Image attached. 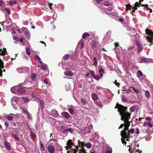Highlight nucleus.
<instances>
[{"mask_svg":"<svg viewBox=\"0 0 153 153\" xmlns=\"http://www.w3.org/2000/svg\"><path fill=\"white\" fill-rule=\"evenodd\" d=\"M115 108H117L118 111L119 113V114L121 117V120L123 121L124 124H121L119 127V129L122 128L124 126V128L123 130H124L125 128V126L127 124H129L130 126V122L128 120L131 118V113L127 111V107L123 106L117 103Z\"/></svg>","mask_w":153,"mask_h":153,"instance_id":"obj_1","label":"nucleus"},{"mask_svg":"<svg viewBox=\"0 0 153 153\" xmlns=\"http://www.w3.org/2000/svg\"><path fill=\"white\" fill-rule=\"evenodd\" d=\"M129 124L127 123L125 126V128L124 130H123L121 132L120 134L122 137L121 140L122 143L124 145V144L126 146V142L124 139H126V140L127 141H128V139L129 137H128V132H126V131L128 130V127H129Z\"/></svg>","mask_w":153,"mask_h":153,"instance_id":"obj_2","label":"nucleus"},{"mask_svg":"<svg viewBox=\"0 0 153 153\" xmlns=\"http://www.w3.org/2000/svg\"><path fill=\"white\" fill-rule=\"evenodd\" d=\"M145 31L146 34L148 35V36L146 37V39L149 40V42H150L149 45H153V32L148 29H146Z\"/></svg>","mask_w":153,"mask_h":153,"instance_id":"obj_3","label":"nucleus"},{"mask_svg":"<svg viewBox=\"0 0 153 153\" xmlns=\"http://www.w3.org/2000/svg\"><path fill=\"white\" fill-rule=\"evenodd\" d=\"M90 45L94 50L96 49V48L99 46V42L95 40H93L91 42Z\"/></svg>","mask_w":153,"mask_h":153,"instance_id":"obj_4","label":"nucleus"},{"mask_svg":"<svg viewBox=\"0 0 153 153\" xmlns=\"http://www.w3.org/2000/svg\"><path fill=\"white\" fill-rule=\"evenodd\" d=\"M48 152L50 153H54L55 151L54 146L51 145H50L48 146Z\"/></svg>","mask_w":153,"mask_h":153,"instance_id":"obj_5","label":"nucleus"},{"mask_svg":"<svg viewBox=\"0 0 153 153\" xmlns=\"http://www.w3.org/2000/svg\"><path fill=\"white\" fill-rule=\"evenodd\" d=\"M126 10L127 11L128 9L129 10H131V9H134L135 10H136L137 9V7L134 5V6L131 7V5H130V4H126Z\"/></svg>","mask_w":153,"mask_h":153,"instance_id":"obj_6","label":"nucleus"},{"mask_svg":"<svg viewBox=\"0 0 153 153\" xmlns=\"http://www.w3.org/2000/svg\"><path fill=\"white\" fill-rule=\"evenodd\" d=\"M62 115L63 117L67 119H69L70 116V114L68 112L66 111L62 112Z\"/></svg>","mask_w":153,"mask_h":153,"instance_id":"obj_7","label":"nucleus"},{"mask_svg":"<svg viewBox=\"0 0 153 153\" xmlns=\"http://www.w3.org/2000/svg\"><path fill=\"white\" fill-rule=\"evenodd\" d=\"M128 146H129V147L128 150L130 152V153L131 152L134 153V152H135V153H137H137H139V151L138 150H136V149L134 148V147L133 148H132V147H130V146H128Z\"/></svg>","mask_w":153,"mask_h":153,"instance_id":"obj_8","label":"nucleus"},{"mask_svg":"<svg viewBox=\"0 0 153 153\" xmlns=\"http://www.w3.org/2000/svg\"><path fill=\"white\" fill-rule=\"evenodd\" d=\"M79 150L78 146H77L76 147L75 149H70V152L71 153H77L78 151Z\"/></svg>","mask_w":153,"mask_h":153,"instance_id":"obj_9","label":"nucleus"},{"mask_svg":"<svg viewBox=\"0 0 153 153\" xmlns=\"http://www.w3.org/2000/svg\"><path fill=\"white\" fill-rule=\"evenodd\" d=\"M141 134L143 135L147 136V134H145L147 133V134L148 133V131L145 128H142L140 132Z\"/></svg>","mask_w":153,"mask_h":153,"instance_id":"obj_10","label":"nucleus"},{"mask_svg":"<svg viewBox=\"0 0 153 153\" xmlns=\"http://www.w3.org/2000/svg\"><path fill=\"white\" fill-rule=\"evenodd\" d=\"M91 97L92 100L94 101L97 100L98 99V97L97 94L95 93L92 94Z\"/></svg>","mask_w":153,"mask_h":153,"instance_id":"obj_11","label":"nucleus"},{"mask_svg":"<svg viewBox=\"0 0 153 153\" xmlns=\"http://www.w3.org/2000/svg\"><path fill=\"white\" fill-rule=\"evenodd\" d=\"M78 147H79L82 148H84V146H85V142H81L80 140H78Z\"/></svg>","mask_w":153,"mask_h":153,"instance_id":"obj_12","label":"nucleus"},{"mask_svg":"<svg viewBox=\"0 0 153 153\" xmlns=\"http://www.w3.org/2000/svg\"><path fill=\"white\" fill-rule=\"evenodd\" d=\"M67 145L68 147H69L70 149L72 147V146L74 145L73 143L72 142L71 140H69L67 142Z\"/></svg>","mask_w":153,"mask_h":153,"instance_id":"obj_13","label":"nucleus"},{"mask_svg":"<svg viewBox=\"0 0 153 153\" xmlns=\"http://www.w3.org/2000/svg\"><path fill=\"white\" fill-rule=\"evenodd\" d=\"M4 144L6 148L8 150H10L11 149V147L10 146L9 143H8L7 141H5Z\"/></svg>","mask_w":153,"mask_h":153,"instance_id":"obj_14","label":"nucleus"},{"mask_svg":"<svg viewBox=\"0 0 153 153\" xmlns=\"http://www.w3.org/2000/svg\"><path fill=\"white\" fill-rule=\"evenodd\" d=\"M149 62V60L148 59L146 58H143L141 59L140 61V62L142 63L143 62L148 63Z\"/></svg>","mask_w":153,"mask_h":153,"instance_id":"obj_15","label":"nucleus"},{"mask_svg":"<svg viewBox=\"0 0 153 153\" xmlns=\"http://www.w3.org/2000/svg\"><path fill=\"white\" fill-rule=\"evenodd\" d=\"M17 92L19 94V95L25 93V90L22 88H20L16 90Z\"/></svg>","mask_w":153,"mask_h":153,"instance_id":"obj_16","label":"nucleus"},{"mask_svg":"<svg viewBox=\"0 0 153 153\" xmlns=\"http://www.w3.org/2000/svg\"><path fill=\"white\" fill-rule=\"evenodd\" d=\"M7 53V52L6 48H4L3 51H2L1 49H0V55L2 56L6 54Z\"/></svg>","mask_w":153,"mask_h":153,"instance_id":"obj_17","label":"nucleus"},{"mask_svg":"<svg viewBox=\"0 0 153 153\" xmlns=\"http://www.w3.org/2000/svg\"><path fill=\"white\" fill-rule=\"evenodd\" d=\"M67 132H69L71 133L73 132V130L71 128H66L63 130L62 131V133H65Z\"/></svg>","mask_w":153,"mask_h":153,"instance_id":"obj_18","label":"nucleus"},{"mask_svg":"<svg viewBox=\"0 0 153 153\" xmlns=\"http://www.w3.org/2000/svg\"><path fill=\"white\" fill-rule=\"evenodd\" d=\"M65 74L66 76H72L73 75V73L71 71H67L65 72Z\"/></svg>","mask_w":153,"mask_h":153,"instance_id":"obj_19","label":"nucleus"},{"mask_svg":"<svg viewBox=\"0 0 153 153\" xmlns=\"http://www.w3.org/2000/svg\"><path fill=\"white\" fill-rule=\"evenodd\" d=\"M99 73L100 74V76L102 77L103 74L105 73L104 69L102 68H100L99 71Z\"/></svg>","mask_w":153,"mask_h":153,"instance_id":"obj_20","label":"nucleus"},{"mask_svg":"<svg viewBox=\"0 0 153 153\" xmlns=\"http://www.w3.org/2000/svg\"><path fill=\"white\" fill-rule=\"evenodd\" d=\"M12 136L16 140L19 141L20 140V139L18 137V135L16 134H15L13 133H12Z\"/></svg>","mask_w":153,"mask_h":153,"instance_id":"obj_21","label":"nucleus"},{"mask_svg":"<svg viewBox=\"0 0 153 153\" xmlns=\"http://www.w3.org/2000/svg\"><path fill=\"white\" fill-rule=\"evenodd\" d=\"M36 78V75L34 73H32L31 74L30 78L32 80L35 81Z\"/></svg>","mask_w":153,"mask_h":153,"instance_id":"obj_22","label":"nucleus"},{"mask_svg":"<svg viewBox=\"0 0 153 153\" xmlns=\"http://www.w3.org/2000/svg\"><path fill=\"white\" fill-rule=\"evenodd\" d=\"M90 35L88 33H85L83 34L82 36V38L84 39H86L87 37L89 36Z\"/></svg>","mask_w":153,"mask_h":153,"instance_id":"obj_23","label":"nucleus"},{"mask_svg":"<svg viewBox=\"0 0 153 153\" xmlns=\"http://www.w3.org/2000/svg\"><path fill=\"white\" fill-rule=\"evenodd\" d=\"M137 77H140L143 76V74L140 71H138L137 73Z\"/></svg>","mask_w":153,"mask_h":153,"instance_id":"obj_24","label":"nucleus"},{"mask_svg":"<svg viewBox=\"0 0 153 153\" xmlns=\"http://www.w3.org/2000/svg\"><path fill=\"white\" fill-rule=\"evenodd\" d=\"M39 103L40 105L41 108L42 109L44 107V102L42 100H39Z\"/></svg>","mask_w":153,"mask_h":153,"instance_id":"obj_25","label":"nucleus"},{"mask_svg":"<svg viewBox=\"0 0 153 153\" xmlns=\"http://www.w3.org/2000/svg\"><path fill=\"white\" fill-rule=\"evenodd\" d=\"M25 35L26 36L28 39H30V34L28 30H27L25 31Z\"/></svg>","mask_w":153,"mask_h":153,"instance_id":"obj_26","label":"nucleus"},{"mask_svg":"<svg viewBox=\"0 0 153 153\" xmlns=\"http://www.w3.org/2000/svg\"><path fill=\"white\" fill-rule=\"evenodd\" d=\"M47 65L44 63H43L41 65V68L44 70H47Z\"/></svg>","mask_w":153,"mask_h":153,"instance_id":"obj_27","label":"nucleus"},{"mask_svg":"<svg viewBox=\"0 0 153 153\" xmlns=\"http://www.w3.org/2000/svg\"><path fill=\"white\" fill-rule=\"evenodd\" d=\"M129 127H128V130L126 131V132H128V137H129V132H130L132 134H133L134 133V128H131L130 130H129L128 128Z\"/></svg>","mask_w":153,"mask_h":153,"instance_id":"obj_28","label":"nucleus"},{"mask_svg":"<svg viewBox=\"0 0 153 153\" xmlns=\"http://www.w3.org/2000/svg\"><path fill=\"white\" fill-rule=\"evenodd\" d=\"M30 136L31 137V139L33 140H34L36 138V135L34 134V133L32 131L31 132H30Z\"/></svg>","mask_w":153,"mask_h":153,"instance_id":"obj_29","label":"nucleus"},{"mask_svg":"<svg viewBox=\"0 0 153 153\" xmlns=\"http://www.w3.org/2000/svg\"><path fill=\"white\" fill-rule=\"evenodd\" d=\"M94 103L97 105L101 107L102 106V104L100 101H95Z\"/></svg>","mask_w":153,"mask_h":153,"instance_id":"obj_30","label":"nucleus"},{"mask_svg":"<svg viewBox=\"0 0 153 153\" xmlns=\"http://www.w3.org/2000/svg\"><path fill=\"white\" fill-rule=\"evenodd\" d=\"M40 149L42 151H44L45 150V148L44 145L41 142H40Z\"/></svg>","mask_w":153,"mask_h":153,"instance_id":"obj_31","label":"nucleus"},{"mask_svg":"<svg viewBox=\"0 0 153 153\" xmlns=\"http://www.w3.org/2000/svg\"><path fill=\"white\" fill-rule=\"evenodd\" d=\"M21 98L22 100H24L25 102H28L30 101L29 99L27 97H21Z\"/></svg>","mask_w":153,"mask_h":153,"instance_id":"obj_32","label":"nucleus"},{"mask_svg":"<svg viewBox=\"0 0 153 153\" xmlns=\"http://www.w3.org/2000/svg\"><path fill=\"white\" fill-rule=\"evenodd\" d=\"M94 65L95 66H97V61L96 57H94L93 59Z\"/></svg>","mask_w":153,"mask_h":153,"instance_id":"obj_33","label":"nucleus"},{"mask_svg":"<svg viewBox=\"0 0 153 153\" xmlns=\"http://www.w3.org/2000/svg\"><path fill=\"white\" fill-rule=\"evenodd\" d=\"M92 145L90 143H88L86 144L85 143V146L87 148L90 149Z\"/></svg>","mask_w":153,"mask_h":153,"instance_id":"obj_34","label":"nucleus"},{"mask_svg":"<svg viewBox=\"0 0 153 153\" xmlns=\"http://www.w3.org/2000/svg\"><path fill=\"white\" fill-rule=\"evenodd\" d=\"M145 94L146 97L148 98H149L150 97V94L149 92L147 90H146L145 92Z\"/></svg>","mask_w":153,"mask_h":153,"instance_id":"obj_35","label":"nucleus"},{"mask_svg":"<svg viewBox=\"0 0 153 153\" xmlns=\"http://www.w3.org/2000/svg\"><path fill=\"white\" fill-rule=\"evenodd\" d=\"M130 88H131L133 91L136 93H138L139 92V91L138 89L135 88L133 87H130Z\"/></svg>","mask_w":153,"mask_h":153,"instance_id":"obj_36","label":"nucleus"},{"mask_svg":"<svg viewBox=\"0 0 153 153\" xmlns=\"http://www.w3.org/2000/svg\"><path fill=\"white\" fill-rule=\"evenodd\" d=\"M135 42L136 45L137 47L141 46L140 43V42H139V41L138 40H135Z\"/></svg>","mask_w":153,"mask_h":153,"instance_id":"obj_37","label":"nucleus"},{"mask_svg":"<svg viewBox=\"0 0 153 153\" xmlns=\"http://www.w3.org/2000/svg\"><path fill=\"white\" fill-rule=\"evenodd\" d=\"M5 118L10 121H11L13 119V117L12 116H8L6 117Z\"/></svg>","mask_w":153,"mask_h":153,"instance_id":"obj_38","label":"nucleus"},{"mask_svg":"<svg viewBox=\"0 0 153 153\" xmlns=\"http://www.w3.org/2000/svg\"><path fill=\"white\" fill-rule=\"evenodd\" d=\"M68 111L70 114H74V111L71 108H68Z\"/></svg>","mask_w":153,"mask_h":153,"instance_id":"obj_39","label":"nucleus"},{"mask_svg":"<svg viewBox=\"0 0 153 153\" xmlns=\"http://www.w3.org/2000/svg\"><path fill=\"white\" fill-rule=\"evenodd\" d=\"M69 57V56L68 54H66L63 56V59L65 61H66L68 59Z\"/></svg>","mask_w":153,"mask_h":153,"instance_id":"obj_40","label":"nucleus"},{"mask_svg":"<svg viewBox=\"0 0 153 153\" xmlns=\"http://www.w3.org/2000/svg\"><path fill=\"white\" fill-rule=\"evenodd\" d=\"M26 53L28 55H30V49L28 47H27L26 49Z\"/></svg>","mask_w":153,"mask_h":153,"instance_id":"obj_41","label":"nucleus"},{"mask_svg":"<svg viewBox=\"0 0 153 153\" xmlns=\"http://www.w3.org/2000/svg\"><path fill=\"white\" fill-rule=\"evenodd\" d=\"M138 47V49L137 50V52L138 53H140L142 50L143 48L142 47V46L140 47Z\"/></svg>","mask_w":153,"mask_h":153,"instance_id":"obj_42","label":"nucleus"},{"mask_svg":"<svg viewBox=\"0 0 153 153\" xmlns=\"http://www.w3.org/2000/svg\"><path fill=\"white\" fill-rule=\"evenodd\" d=\"M65 127L64 126H62L59 128V130L62 131H62L63 130L65 129Z\"/></svg>","mask_w":153,"mask_h":153,"instance_id":"obj_43","label":"nucleus"},{"mask_svg":"<svg viewBox=\"0 0 153 153\" xmlns=\"http://www.w3.org/2000/svg\"><path fill=\"white\" fill-rule=\"evenodd\" d=\"M94 79H95L96 80H97V81H99V79L101 78L102 77L100 76H100H95L94 77Z\"/></svg>","mask_w":153,"mask_h":153,"instance_id":"obj_44","label":"nucleus"},{"mask_svg":"<svg viewBox=\"0 0 153 153\" xmlns=\"http://www.w3.org/2000/svg\"><path fill=\"white\" fill-rule=\"evenodd\" d=\"M81 102L83 105H86L87 103L86 100L84 99H82L81 100Z\"/></svg>","mask_w":153,"mask_h":153,"instance_id":"obj_45","label":"nucleus"},{"mask_svg":"<svg viewBox=\"0 0 153 153\" xmlns=\"http://www.w3.org/2000/svg\"><path fill=\"white\" fill-rule=\"evenodd\" d=\"M135 106H133L130 108V111L131 112H133L134 111L135 109Z\"/></svg>","mask_w":153,"mask_h":153,"instance_id":"obj_46","label":"nucleus"},{"mask_svg":"<svg viewBox=\"0 0 153 153\" xmlns=\"http://www.w3.org/2000/svg\"><path fill=\"white\" fill-rule=\"evenodd\" d=\"M141 5V3L140 2L139 3L138 2H137L135 3L134 5L139 7Z\"/></svg>","mask_w":153,"mask_h":153,"instance_id":"obj_47","label":"nucleus"},{"mask_svg":"<svg viewBox=\"0 0 153 153\" xmlns=\"http://www.w3.org/2000/svg\"><path fill=\"white\" fill-rule=\"evenodd\" d=\"M89 71L90 74L94 77V76H95V75L94 74V72L92 71L91 70H89Z\"/></svg>","mask_w":153,"mask_h":153,"instance_id":"obj_48","label":"nucleus"},{"mask_svg":"<svg viewBox=\"0 0 153 153\" xmlns=\"http://www.w3.org/2000/svg\"><path fill=\"white\" fill-rule=\"evenodd\" d=\"M114 84H115V85L118 86V87H119L120 84L119 83L117 82V80H115L114 82Z\"/></svg>","mask_w":153,"mask_h":153,"instance_id":"obj_49","label":"nucleus"},{"mask_svg":"<svg viewBox=\"0 0 153 153\" xmlns=\"http://www.w3.org/2000/svg\"><path fill=\"white\" fill-rule=\"evenodd\" d=\"M5 10L6 11H7L8 15H10V11L9 8H5Z\"/></svg>","mask_w":153,"mask_h":153,"instance_id":"obj_50","label":"nucleus"},{"mask_svg":"<svg viewBox=\"0 0 153 153\" xmlns=\"http://www.w3.org/2000/svg\"><path fill=\"white\" fill-rule=\"evenodd\" d=\"M80 43V44L81 46L80 48V49L83 48L84 44V43L83 42H82L80 43Z\"/></svg>","mask_w":153,"mask_h":153,"instance_id":"obj_51","label":"nucleus"},{"mask_svg":"<svg viewBox=\"0 0 153 153\" xmlns=\"http://www.w3.org/2000/svg\"><path fill=\"white\" fill-rule=\"evenodd\" d=\"M26 115H27L28 118L29 119H32V117L30 114L29 112L27 114H26Z\"/></svg>","mask_w":153,"mask_h":153,"instance_id":"obj_52","label":"nucleus"},{"mask_svg":"<svg viewBox=\"0 0 153 153\" xmlns=\"http://www.w3.org/2000/svg\"><path fill=\"white\" fill-rule=\"evenodd\" d=\"M13 39L14 40L17 41H18L19 40V38L18 37L16 36H14Z\"/></svg>","mask_w":153,"mask_h":153,"instance_id":"obj_53","label":"nucleus"},{"mask_svg":"<svg viewBox=\"0 0 153 153\" xmlns=\"http://www.w3.org/2000/svg\"><path fill=\"white\" fill-rule=\"evenodd\" d=\"M35 58L36 59H37L39 61H40L41 60V59L38 55H35Z\"/></svg>","mask_w":153,"mask_h":153,"instance_id":"obj_54","label":"nucleus"},{"mask_svg":"<svg viewBox=\"0 0 153 153\" xmlns=\"http://www.w3.org/2000/svg\"><path fill=\"white\" fill-rule=\"evenodd\" d=\"M107 10L109 11H112L113 10L112 7H108L106 9Z\"/></svg>","mask_w":153,"mask_h":153,"instance_id":"obj_55","label":"nucleus"},{"mask_svg":"<svg viewBox=\"0 0 153 153\" xmlns=\"http://www.w3.org/2000/svg\"><path fill=\"white\" fill-rule=\"evenodd\" d=\"M81 150H82V153H88L85 151L84 148H81Z\"/></svg>","mask_w":153,"mask_h":153,"instance_id":"obj_56","label":"nucleus"},{"mask_svg":"<svg viewBox=\"0 0 153 153\" xmlns=\"http://www.w3.org/2000/svg\"><path fill=\"white\" fill-rule=\"evenodd\" d=\"M22 111L23 112H24L26 114H27L28 113V111L25 108H23L22 109Z\"/></svg>","mask_w":153,"mask_h":153,"instance_id":"obj_57","label":"nucleus"},{"mask_svg":"<svg viewBox=\"0 0 153 153\" xmlns=\"http://www.w3.org/2000/svg\"><path fill=\"white\" fill-rule=\"evenodd\" d=\"M16 4V1H11L10 2V5H12L13 4Z\"/></svg>","mask_w":153,"mask_h":153,"instance_id":"obj_58","label":"nucleus"},{"mask_svg":"<svg viewBox=\"0 0 153 153\" xmlns=\"http://www.w3.org/2000/svg\"><path fill=\"white\" fill-rule=\"evenodd\" d=\"M31 96L32 97H33L34 98V99H35L36 98V97L35 95V94L33 93H32Z\"/></svg>","mask_w":153,"mask_h":153,"instance_id":"obj_59","label":"nucleus"},{"mask_svg":"<svg viewBox=\"0 0 153 153\" xmlns=\"http://www.w3.org/2000/svg\"><path fill=\"white\" fill-rule=\"evenodd\" d=\"M104 4L105 6H108L110 4V3L108 1H106L104 3Z\"/></svg>","mask_w":153,"mask_h":153,"instance_id":"obj_60","label":"nucleus"},{"mask_svg":"<svg viewBox=\"0 0 153 153\" xmlns=\"http://www.w3.org/2000/svg\"><path fill=\"white\" fill-rule=\"evenodd\" d=\"M122 100L124 102H126L127 100L125 97H123L122 98Z\"/></svg>","mask_w":153,"mask_h":153,"instance_id":"obj_61","label":"nucleus"},{"mask_svg":"<svg viewBox=\"0 0 153 153\" xmlns=\"http://www.w3.org/2000/svg\"><path fill=\"white\" fill-rule=\"evenodd\" d=\"M136 133L138 134L139 133V130L138 128H137L136 129Z\"/></svg>","mask_w":153,"mask_h":153,"instance_id":"obj_62","label":"nucleus"},{"mask_svg":"<svg viewBox=\"0 0 153 153\" xmlns=\"http://www.w3.org/2000/svg\"><path fill=\"white\" fill-rule=\"evenodd\" d=\"M114 45L115 46V47L117 48L119 46V44L118 43L116 42L114 43Z\"/></svg>","mask_w":153,"mask_h":153,"instance_id":"obj_63","label":"nucleus"},{"mask_svg":"<svg viewBox=\"0 0 153 153\" xmlns=\"http://www.w3.org/2000/svg\"><path fill=\"white\" fill-rule=\"evenodd\" d=\"M147 125L150 128L152 127L153 126L150 123H148V124H147Z\"/></svg>","mask_w":153,"mask_h":153,"instance_id":"obj_64","label":"nucleus"}]
</instances>
